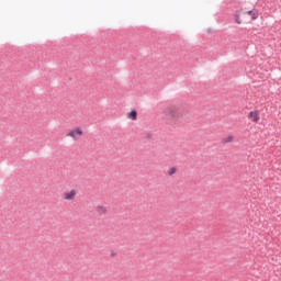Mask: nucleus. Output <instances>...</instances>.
Here are the masks:
<instances>
[{"mask_svg":"<svg viewBox=\"0 0 281 281\" xmlns=\"http://www.w3.org/2000/svg\"><path fill=\"white\" fill-rule=\"evenodd\" d=\"M166 113L172 120H177L181 115V109L177 105H171L167 108Z\"/></svg>","mask_w":281,"mask_h":281,"instance_id":"obj_1","label":"nucleus"},{"mask_svg":"<svg viewBox=\"0 0 281 281\" xmlns=\"http://www.w3.org/2000/svg\"><path fill=\"white\" fill-rule=\"evenodd\" d=\"M82 135H83L82 128L76 127L68 132L67 137H71V139H74L75 142H78V139H80V137H82Z\"/></svg>","mask_w":281,"mask_h":281,"instance_id":"obj_2","label":"nucleus"},{"mask_svg":"<svg viewBox=\"0 0 281 281\" xmlns=\"http://www.w3.org/2000/svg\"><path fill=\"white\" fill-rule=\"evenodd\" d=\"M77 195L78 191H76V189H71L70 191L64 193V199L65 201H75Z\"/></svg>","mask_w":281,"mask_h":281,"instance_id":"obj_3","label":"nucleus"},{"mask_svg":"<svg viewBox=\"0 0 281 281\" xmlns=\"http://www.w3.org/2000/svg\"><path fill=\"white\" fill-rule=\"evenodd\" d=\"M248 120H251V122H258V120H260V114L258 113V111H251L248 114Z\"/></svg>","mask_w":281,"mask_h":281,"instance_id":"obj_4","label":"nucleus"},{"mask_svg":"<svg viewBox=\"0 0 281 281\" xmlns=\"http://www.w3.org/2000/svg\"><path fill=\"white\" fill-rule=\"evenodd\" d=\"M222 144H232L234 142V135H226L222 138Z\"/></svg>","mask_w":281,"mask_h":281,"instance_id":"obj_5","label":"nucleus"},{"mask_svg":"<svg viewBox=\"0 0 281 281\" xmlns=\"http://www.w3.org/2000/svg\"><path fill=\"white\" fill-rule=\"evenodd\" d=\"M97 214H99V216H102L104 214H106V209L103 205H98L95 209Z\"/></svg>","mask_w":281,"mask_h":281,"instance_id":"obj_6","label":"nucleus"},{"mask_svg":"<svg viewBox=\"0 0 281 281\" xmlns=\"http://www.w3.org/2000/svg\"><path fill=\"white\" fill-rule=\"evenodd\" d=\"M247 14L251 18L252 21H256V19H258V12L256 10L247 11Z\"/></svg>","mask_w":281,"mask_h":281,"instance_id":"obj_7","label":"nucleus"},{"mask_svg":"<svg viewBox=\"0 0 281 281\" xmlns=\"http://www.w3.org/2000/svg\"><path fill=\"white\" fill-rule=\"evenodd\" d=\"M128 120L135 121L137 120V111L132 110L131 112L127 113Z\"/></svg>","mask_w":281,"mask_h":281,"instance_id":"obj_8","label":"nucleus"},{"mask_svg":"<svg viewBox=\"0 0 281 281\" xmlns=\"http://www.w3.org/2000/svg\"><path fill=\"white\" fill-rule=\"evenodd\" d=\"M243 13H236L235 15V23H237V25H240V23H243Z\"/></svg>","mask_w":281,"mask_h":281,"instance_id":"obj_9","label":"nucleus"},{"mask_svg":"<svg viewBox=\"0 0 281 281\" xmlns=\"http://www.w3.org/2000/svg\"><path fill=\"white\" fill-rule=\"evenodd\" d=\"M169 177H172V175H177V168L172 167L168 170Z\"/></svg>","mask_w":281,"mask_h":281,"instance_id":"obj_10","label":"nucleus"}]
</instances>
